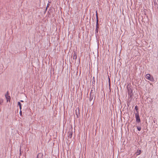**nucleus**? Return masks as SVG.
Wrapping results in <instances>:
<instances>
[{"label": "nucleus", "mask_w": 158, "mask_h": 158, "mask_svg": "<svg viewBox=\"0 0 158 158\" xmlns=\"http://www.w3.org/2000/svg\"><path fill=\"white\" fill-rule=\"evenodd\" d=\"M135 116L136 122L138 123H140L141 122V120L139 116V114H138V113H135Z\"/></svg>", "instance_id": "f257e3e1"}, {"label": "nucleus", "mask_w": 158, "mask_h": 158, "mask_svg": "<svg viewBox=\"0 0 158 158\" xmlns=\"http://www.w3.org/2000/svg\"><path fill=\"white\" fill-rule=\"evenodd\" d=\"M146 78L151 81H153L154 79L152 77H151V75L149 74H146Z\"/></svg>", "instance_id": "f03ea898"}, {"label": "nucleus", "mask_w": 158, "mask_h": 158, "mask_svg": "<svg viewBox=\"0 0 158 158\" xmlns=\"http://www.w3.org/2000/svg\"><path fill=\"white\" fill-rule=\"evenodd\" d=\"M96 29H98L99 28L98 23V16L97 11L96 12Z\"/></svg>", "instance_id": "7ed1b4c3"}, {"label": "nucleus", "mask_w": 158, "mask_h": 158, "mask_svg": "<svg viewBox=\"0 0 158 158\" xmlns=\"http://www.w3.org/2000/svg\"><path fill=\"white\" fill-rule=\"evenodd\" d=\"M76 111V114L77 116V117L78 118L79 116V108H77L75 110Z\"/></svg>", "instance_id": "20e7f679"}, {"label": "nucleus", "mask_w": 158, "mask_h": 158, "mask_svg": "<svg viewBox=\"0 0 158 158\" xmlns=\"http://www.w3.org/2000/svg\"><path fill=\"white\" fill-rule=\"evenodd\" d=\"M36 158H44L43 154L42 153L38 154Z\"/></svg>", "instance_id": "39448f33"}, {"label": "nucleus", "mask_w": 158, "mask_h": 158, "mask_svg": "<svg viewBox=\"0 0 158 158\" xmlns=\"http://www.w3.org/2000/svg\"><path fill=\"white\" fill-rule=\"evenodd\" d=\"M18 106H19V108L20 110H21L22 109V106H21V104L20 103V102H18Z\"/></svg>", "instance_id": "423d86ee"}, {"label": "nucleus", "mask_w": 158, "mask_h": 158, "mask_svg": "<svg viewBox=\"0 0 158 158\" xmlns=\"http://www.w3.org/2000/svg\"><path fill=\"white\" fill-rule=\"evenodd\" d=\"M135 110L136 111V113H138V114L139 113V111H138V106H136L135 107Z\"/></svg>", "instance_id": "0eeeda50"}, {"label": "nucleus", "mask_w": 158, "mask_h": 158, "mask_svg": "<svg viewBox=\"0 0 158 158\" xmlns=\"http://www.w3.org/2000/svg\"><path fill=\"white\" fill-rule=\"evenodd\" d=\"M68 136L70 138H71L72 136V132H69V135Z\"/></svg>", "instance_id": "6e6552de"}, {"label": "nucleus", "mask_w": 158, "mask_h": 158, "mask_svg": "<svg viewBox=\"0 0 158 158\" xmlns=\"http://www.w3.org/2000/svg\"><path fill=\"white\" fill-rule=\"evenodd\" d=\"M77 58V56L75 52H74L73 54V58L76 59Z\"/></svg>", "instance_id": "1a4fd4ad"}, {"label": "nucleus", "mask_w": 158, "mask_h": 158, "mask_svg": "<svg viewBox=\"0 0 158 158\" xmlns=\"http://www.w3.org/2000/svg\"><path fill=\"white\" fill-rule=\"evenodd\" d=\"M98 29H96L95 31V34L96 35H98Z\"/></svg>", "instance_id": "9d476101"}, {"label": "nucleus", "mask_w": 158, "mask_h": 158, "mask_svg": "<svg viewBox=\"0 0 158 158\" xmlns=\"http://www.w3.org/2000/svg\"><path fill=\"white\" fill-rule=\"evenodd\" d=\"M137 155H139L141 153V151L140 150H137Z\"/></svg>", "instance_id": "9b49d317"}, {"label": "nucleus", "mask_w": 158, "mask_h": 158, "mask_svg": "<svg viewBox=\"0 0 158 158\" xmlns=\"http://www.w3.org/2000/svg\"><path fill=\"white\" fill-rule=\"evenodd\" d=\"M137 128L139 131H140L141 130V127H137Z\"/></svg>", "instance_id": "f8f14e48"}, {"label": "nucleus", "mask_w": 158, "mask_h": 158, "mask_svg": "<svg viewBox=\"0 0 158 158\" xmlns=\"http://www.w3.org/2000/svg\"><path fill=\"white\" fill-rule=\"evenodd\" d=\"M19 114L20 116H22V111H21V110H20V112H19Z\"/></svg>", "instance_id": "ddd939ff"}, {"label": "nucleus", "mask_w": 158, "mask_h": 158, "mask_svg": "<svg viewBox=\"0 0 158 158\" xmlns=\"http://www.w3.org/2000/svg\"><path fill=\"white\" fill-rule=\"evenodd\" d=\"M20 101L21 102H23V100H21Z\"/></svg>", "instance_id": "4468645a"}, {"label": "nucleus", "mask_w": 158, "mask_h": 158, "mask_svg": "<svg viewBox=\"0 0 158 158\" xmlns=\"http://www.w3.org/2000/svg\"><path fill=\"white\" fill-rule=\"evenodd\" d=\"M6 98H7V101H8V99H7V98L6 97Z\"/></svg>", "instance_id": "2eb2a0df"}, {"label": "nucleus", "mask_w": 158, "mask_h": 158, "mask_svg": "<svg viewBox=\"0 0 158 158\" xmlns=\"http://www.w3.org/2000/svg\"><path fill=\"white\" fill-rule=\"evenodd\" d=\"M48 6V5H47V8Z\"/></svg>", "instance_id": "dca6fc26"}]
</instances>
